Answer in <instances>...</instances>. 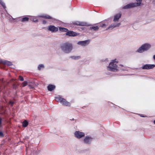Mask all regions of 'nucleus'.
<instances>
[{
	"label": "nucleus",
	"mask_w": 155,
	"mask_h": 155,
	"mask_svg": "<svg viewBox=\"0 0 155 155\" xmlns=\"http://www.w3.org/2000/svg\"><path fill=\"white\" fill-rule=\"evenodd\" d=\"M61 48L64 52L68 53L71 51L72 48V45L71 43L65 42L61 45Z\"/></svg>",
	"instance_id": "f257e3e1"
},
{
	"label": "nucleus",
	"mask_w": 155,
	"mask_h": 155,
	"mask_svg": "<svg viewBox=\"0 0 155 155\" xmlns=\"http://www.w3.org/2000/svg\"><path fill=\"white\" fill-rule=\"evenodd\" d=\"M151 45L148 44H145L142 45L141 47L137 50V52L142 53L145 51H147L150 47Z\"/></svg>",
	"instance_id": "f03ea898"
},
{
	"label": "nucleus",
	"mask_w": 155,
	"mask_h": 155,
	"mask_svg": "<svg viewBox=\"0 0 155 155\" xmlns=\"http://www.w3.org/2000/svg\"><path fill=\"white\" fill-rule=\"evenodd\" d=\"M56 100L62 103L63 105L67 106H69L70 103L66 101L64 99L61 97H55Z\"/></svg>",
	"instance_id": "7ed1b4c3"
},
{
	"label": "nucleus",
	"mask_w": 155,
	"mask_h": 155,
	"mask_svg": "<svg viewBox=\"0 0 155 155\" xmlns=\"http://www.w3.org/2000/svg\"><path fill=\"white\" fill-rule=\"evenodd\" d=\"M115 59L110 63L108 66L109 70L112 71H114L116 70V61Z\"/></svg>",
	"instance_id": "20e7f679"
},
{
	"label": "nucleus",
	"mask_w": 155,
	"mask_h": 155,
	"mask_svg": "<svg viewBox=\"0 0 155 155\" xmlns=\"http://www.w3.org/2000/svg\"><path fill=\"white\" fill-rule=\"evenodd\" d=\"M140 5L139 3H134L129 4L123 7V9H128Z\"/></svg>",
	"instance_id": "39448f33"
},
{
	"label": "nucleus",
	"mask_w": 155,
	"mask_h": 155,
	"mask_svg": "<svg viewBox=\"0 0 155 155\" xmlns=\"http://www.w3.org/2000/svg\"><path fill=\"white\" fill-rule=\"evenodd\" d=\"M73 24L78 25L81 26H90L87 23L84 22H82L80 21H76L73 22Z\"/></svg>",
	"instance_id": "423d86ee"
},
{
	"label": "nucleus",
	"mask_w": 155,
	"mask_h": 155,
	"mask_svg": "<svg viewBox=\"0 0 155 155\" xmlns=\"http://www.w3.org/2000/svg\"><path fill=\"white\" fill-rule=\"evenodd\" d=\"M75 137L77 138L80 139L84 137L85 136L84 133L80 131H76L74 133Z\"/></svg>",
	"instance_id": "0eeeda50"
},
{
	"label": "nucleus",
	"mask_w": 155,
	"mask_h": 155,
	"mask_svg": "<svg viewBox=\"0 0 155 155\" xmlns=\"http://www.w3.org/2000/svg\"><path fill=\"white\" fill-rule=\"evenodd\" d=\"M155 66L154 64H146L142 66V68L143 69H150L153 68Z\"/></svg>",
	"instance_id": "6e6552de"
},
{
	"label": "nucleus",
	"mask_w": 155,
	"mask_h": 155,
	"mask_svg": "<svg viewBox=\"0 0 155 155\" xmlns=\"http://www.w3.org/2000/svg\"><path fill=\"white\" fill-rule=\"evenodd\" d=\"M48 30L51 32H55L58 31V28L53 25H50L48 27Z\"/></svg>",
	"instance_id": "1a4fd4ad"
},
{
	"label": "nucleus",
	"mask_w": 155,
	"mask_h": 155,
	"mask_svg": "<svg viewBox=\"0 0 155 155\" xmlns=\"http://www.w3.org/2000/svg\"><path fill=\"white\" fill-rule=\"evenodd\" d=\"M65 34L67 35L73 37L76 36L78 35V33L72 31H68L66 32Z\"/></svg>",
	"instance_id": "9d476101"
},
{
	"label": "nucleus",
	"mask_w": 155,
	"mask_h": 155,
	"mask_svg": "<svg viewBox=\"0 0 155 155\" xmlns=\"http://www.w3.org/2000/svg\"><path fill=\"white\" fill-rule=\"evenodd\" d=\"M90 41L89 40H85L82 41H79L78 42V44L83 46H85L89 43Z\"/></svg>",
	"instance_id": "9b49d317"
},
{
	"label": "nucleus",
	"mask_w": 155,
	"mask_h": 155,
	"mask_svg": "<svg viewBox=\"0 0 155 155\" xmlns=\"http://www.w3.org/2000/svg\"><path fill=\"white\" fill-rule=\"evenodd\" d=\"M0 63L5 64L8 66H10L12 64V63L10 61L6 60L3 61L1 59H0Z\"/></svg>",
	"instance_id": "f8f14e48"
},
{
	"label": "nucleus",
	"mask_w": 155,
	"mask_h": 155,
	"mask_svg": "<svg viewBox=\"0 0 155 155\" xmlns=\"http://www.w3.org/2000/svg\"><path fill=\"white\" fill-rule=\"evenodd\" d=\"M92 138L88 136H86L84 140V142L85 143H89L92 140Z\"/></svg>",
	"instance_id": "ddd939ff"
},
{
	"label": "nucleus",
	"mask_w": 155,
	"mask_h": 155,
	"mask_svg": "<svg viewBox=\"0 0 155 155\" xmlns=\"http://www.w3.org/2000/svg\"><path fill=\"white\" fill-rule=\"evenodd\" d=\"M55 87L54 85L49 84L48 86V89L49 91H51L55 88Z\"/></svg>",
	"instance_id": "4468645a"
},
{
	"label": "nucleus",
	"mask_w": 155,
	"mask_h": 155,
	"mask_svg": "<svg viewBox=\"0 0 155 155\" xmlns=\"http://www.w3.org/2000/svg\"><path fill=\"white\" fill-rule=\"evenodd\" d=\"M116 26V23H115L114 24H111L107 28L106 30H108L109 29H112L114 28H115Z\"/></svg>",
	"instance_id": "2eb2a0df"
},
{
	"label": "nucleus",
	"mask_w": 155,
	"mask_h": 155,
	"mask_svg": "<svg viewBox=\"0 0 155 155\" xmlns=\"http://www.w3.org/2000/svg\"><path fill=\"white\" fill-rule=\"evenodd\" d=\"M41 17L42 18H45L47 19H51L53 20L54 19V18H52L50 16L47 15H43V16H41Z\"/></svg>",
	"instance_id": "dca6fc26"
},
{
	"label": "nucleus",
	"mask_w": 155,
	"mask_h": 155,
	"mask_svg": "<svg viewBox=\"0 0 155 155\" xmlns=\"http://www.w3.org/2000/svg\"><path fill=\"white\" fill-rule=\"evenodd\" d=\"M99 28L97 26H92L90 28V29L93 30L94 31H97Z\"/></svg>",
	"instance_id": "f3484780"
},
{
	"label": "nucleus",
	"mask_w": 155,
	"mask_h": 155,
	"mask_svg": "<svg viewBox=\"0 0 155 155\" xmlns=\"http://www.w3.org/2000/svg\"><path fill=\"white\" fill-rule=\"evenodd\" d=\"M59 30L61 31L67 32L68 30L66 28L62 27H59Z\"/></svg>",
	"instance_id": "a211bd4d"
},
{
	"label": "nucleus",
	"mask_w": 155,
	"mask_h": 155,
	"mask_svg": "<svg viewBox=\"0 0 155 155\" xmlns=\"http://www.w3.org/2000/svg\"><path fill=\"white\" fill-rule=\"evenodd\" d=\"M22 126L23 127H26L28 125V123L26 120H25L22 123Z\"/></svg>",
	"instance_id": "6ab92c4d"
},
{
	"label": "nucleus",
	"mask_w": 155,
	"mask_h": 155,
	"mask_svg": "<svg viewBox=\"0 0 155 155\" xmlns=\"http://www.w3.org/2000/svg\"><path fill=\"white\" fill-rule=\"evenodd\" d=\"M108 25L107 22V21H105L104 22V23H101V26L102 27H105Z\"/></svg>",
	"instance_id": "aec40b11"
},
{
	"label": "nucleus",
	"mask_w": 155,
	"mask_h": 155,
	"mask_svg": "<svg viewBox=\"0 0 155 155\" xmlns=\"http://www.w3.org/2000/svg\"><path fill=\"white\" fill-rule=\"evenodd\" d=\"M29 18L27 17H24L21 19V21L22 22H25L28 21V20Z\"/></svg>",
	"instance_id": "412c9836"
},
{
	"label": "nucleus",
	"mask_w": 155,
	"mask_h": 155,
	"mask_svg": "<svg viewBox=\"0 0 155 155\" xmlns=\"http://www.w3.org/2000/svg\"><path fill=\"white\" fill-rule=\"evenodd\" d=\"M44 65L42 64H39L38 67V69L39 70H40L41 68H43Z\"/></svg>",
	"instance_id": "4be33fe9"
},
{
	"label": "nucleus",
	"mask_w": 155,
	"mask_h": 155,
	"mask_svg": "<svg viewBox=\"0 0 155 155\" xmlns=\"http://www.w3.org/2000/svg\"><path fill=\"white\" fill-rule=\"evenodd\" d=\"M121 14V13H119L117 14V22L118 21V19L120 18Z\"/></svg>",
	"instance_id": "5701e85b"
},
{
	"label": "nucleus",
	"mask_w": 155,
	"mask_h": 155,
	"mask_svg": "<svg viewBox=\"0 0 155 155\" xmlns=\"http://www.w3.org/2000/svg\"><path fill=\"white\" fill-rule=\"evenodd\" d=\"M0 3L2 5V7L4 9H5L6 8V6L5 5V3H3V2H2V0L1 1V2H0Z\"/></svg>",
	"instance_id": "b1692460"
},
{
	"label": "nucleus",
	"mask_w": 155,
	"mask_h": 155,
	"mask_svg": "<svg viewBox=\"0 0 155 155\" xmlns=\"http://www.w3.org/2000/svg\"><path fill=\"white\" fill-rule=\"evenodd\" d=\"M27 84V82L26 81H24L22 83L23 87H24L26 86Z\"/></svg>",
	"instance_id": "393cba45"
},
{
	"label": "nucleus",
	"mask_w": 155,
	"mask_h": 155,
	"mask_svg": "<svg viewBox=\"0 0 155 155\" xmlns=\"http://www.w3.org/2000/svg\"><path fill=\"white\" fill-rule=\"evenodd\" d=\"M71 58H72L73 59H78L79 58H80V56H72V57H71Z\"/></svg>",
	"instance_id": "a878e982"
},
{
	"label": "nucleus",
	"mask_w": 155,
	"mask_h": 155,
	"mask_svg": "<svg viewBox=\"0 0 155 155\" xmlns=\"http://www.w3.org/2000/svg\"><path fill=\"white\" fill-rule=\"evenodd\" d=\"M113 21L114 22H116V15H114V18L113 20Z\"/></svg>",
	"instance_id": "bb28decb"
},
{
	"label": "nucleus",
	"mask_w": 155,
	"mask_h": 155,
	"mask_svg": "<svg viewBox=\"0 0 155 155\" xmlns=\"http://www.w3.org/2000/svg\"><path fill=\"white\" fill-rule=\"evenodd\" d=\"M19 78H20V80L21 81H23L24 80V78L23 77L21 76H19Z\"/></svg>",
	"instance_id": "cd10ccee"
},
{
	"label": "nucleus",
	"mask_w": 155,
	"mask_h": 155,
	"mask_svg": "<svg viewBox=\"0 0 155 155\" xmlns=\"http://www.w3.org/2000/svg\"><path fill=\"white\" fill-rule=\"evenodd\" d=\"M32 21L34 22H37L38 21V20L36 18H34L32 19Z\"/></svg>",
	"instance_id": "c85d7f7f"
},
{
	"label": "nucleus",
	"mask_w": 155,
	"mask_h": 155,
	"mask_svg": "<svg viewBox=\"0 0 155 155\" xmlns=\"http://www.w3.org/2000/svg\"><path fill=\"white\" fill-rule=\"evenodd\" d=\"M137 0V2H138L137 3H140V5L141 3L142 0Z\"/></svg>",
	"instance_id": "c756f323"
},
{
	"label": "nucleus",
	"mask_w": 155,
	"mask_h": 155,
	"mask_svg": "<svg viewBox=\"0 0 155 155\" xmlns=\"http://www.w3.org/2000/svg\"><path fill=\"white\" fill-rule=\"evenodd\" d=\"M9 104H11V106H12L14 104V102L12 101H10L9 102Z\"/></svg>",
	"instance_id": "7c9ffc66"
},
{
	"label": "nucleus",
	"mask_w": 155,
	"mask_h": 155,
	"mask_svg": "<svg viewBox=\"0 0 155 155\" xmlns=\"http://www.w3.org/2000/svg\"><path fill=\"white\" fill-rule=\"evenodd\" d=\"M3 134L2 132L0 131V137H3Z\"/></svg>",
	"instance_id": "2f4dec72"
},
{
	"label": "nucleus",
	"mask_w": 155,
	"mask_h": 155,
	"mask_svg": "<svg viewBox=\"0 0 155 155\" xmlns=\"http://www.w3.org/2000/svg\"><path fill=\"white\" fill-rule=\"evenodd\" d=\"M2 121V119L1 117H0V126H1Z\"/></svg>",
	"instance_id": "473e14b6"
},
{
	"label": "nucleus",
	"mask_w": 155,
	"mask_h": 155,
	"mask_svg": "<svg viewBox=\"0 0 155 155\" xmlns=\"http://www.w3.org/2000/svg\"><path fill=\"white\" fill-rule=\"evenodd\" d=\"M46 23V21H44V20L43 21V24H45Z\"/></svg>",
	"instance_id": "72a5a7b5"
},
{
	"label": "nucleus",
	"mask_w": 155,
	"mask_h": 155,
	"mask_svg": "<svg viewBox=\"0 0 155 155\" xmlns=\"http://www.w3.org/2000/svg\"><path fill=\"white\" fill-rule=\"evenodd\" d=\"M120 25V24H117V27L119 26Z\"/></svg>",
	"instance_id": "f704fd0d"
},
{
	"label": "nucleus",
	"mask_w": 155,
	"mask_h": 155,
	"mask_svg": "<svg viewBox=\"0 0 155 155\" xmlns=\"http://www.w3.org/2000/svg\"><path fill=\"white\" fill-rule=\"evenodd\" d=\"M153 58L155 60V55L153 56Z\"/></svg>",
	"instance_id": "c9c22d12"
},
{
	"label": "nucleus",
	"mask_w": 155,
	"mask_h": 155,
	"mask_svg": "<svg viewBox=\"0 0 155 155\" xmlns=\"http://www.w3.org/2000/svg\"><path fill=\"white\" fill-rule=\"evenodd\" d=\"M29 87L30 88H33V87H31V86H29Z\"/></svg>",
	"instance_id": "e433bc0d"
},
{
	"label": "nucleus",
	"mask_w": 155,
	"mask_h": 155,
	"mask_svg": "<svg viewBox=\"0 0 155 155\" xmlns=\"http://www.w3.org/2000/svg\"><path fill=\"white\" fill-rule=\"evenodd\" d=\"M154 123L155 124V120L154 121Z\"/></svg>",
	"instance_id": "4c0bfd02"
},
{
	"label": "nucleus",
	"mask_w": 155,
	"mask_h": 155,
	"mask_svg": "<svg viewBox=\"0 0 155 155\" xmlns=\"http://www.w3.org/2000/svg\"><path fill=\"white\" fill-rule=\"evenodd\" d=\"M74 118L72 119V120H74Z\"/></svg>",
	"instance_id": "58836bf2"
},
{
	"label": "nucleus",
	"mask_w": 155,
	"mask_h": 155,
	"mask_svg": "<svg viewBox=\"0 0 155 155\" xmlns=\"http://www.w3.org/2000/svg\"><path fill=\"white\" fill-rule=\"evenodd\" d=\"M141 116V117H144V116Z\"/></svg>",
	"instance_id": "ea45409f"
},
{
	"label": "nucleus",
	"mask_w": 155,
	"mask_h": 155,
	"mask_svg": "<svg viewBox=\"0 0 155 155\" xmlns=\"http://www.w3.org/2000/svg\"><path fill=\"white\" fill-rule=\"evenodd\" d=\"M1 0H0V2H1Z\"/></svg>",
	"instance_id": "a19ab883"
}]
</instances>
